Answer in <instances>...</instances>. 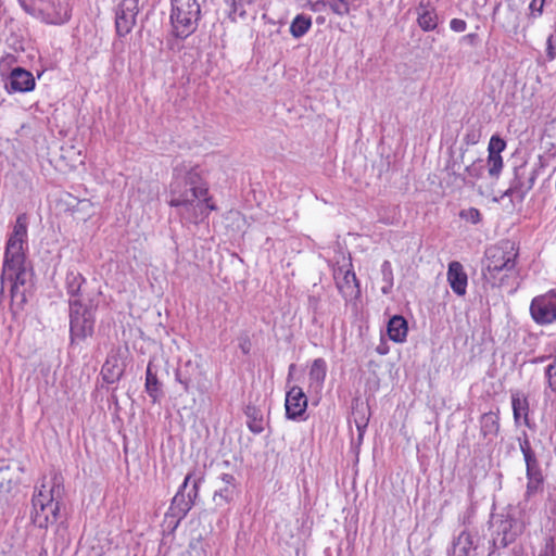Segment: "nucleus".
I'll list each match as a JSON object with an SVG mask.
<instances>
[{"mask_svg":"<svg viewBox=\"0 0 556 556\" xmlns=\"http://www.w3.org/2000/svg\"><path fill=\"white\" fill-rule=\"evenodd\" d=\"M168 204L177 207L181 219L191 224L204 222L212 211L217 210L198 168L175 173L169 185Z\"/></svg>","mask_w":556,"mask_h":556,"instance_id":"f257e3e1","label":"nucleus"},{"mask_svg":"<svg viewBox=\"0 0 556 556\" xmlns=\"http://www.w3.org/2000/svg\"><path fill=\"white\" fill-rule=\"evenodd\" d=\"M27 244V216L21 214L17 216L12 233L10 235L1 274L2 289L7 283L10 285V292L13 299L21 296V302L26 301L24 292H20V287L27 281L28 273L25 267V245Z\"/></svg>","mask_w":556,"mask_h":556,"instance_id":"f03ea898","label":"nucleus"},{"mask_svg":"<svg viewBox=\"0 0 556 556\" xmlns=\"http://www.w3.org/2000/svg\"><path fill=\"white\" fill-rule=\"evenodd\" d=\"M206 0H172L169 21L173 35L186 39L192 35L201 18L202 4Z\"/></svg>","mask_w":556,"mask_h":556,"instance_id":"7ed1b4c3","label":"nucleus"},{"mask_svg":"<svg viewBox=\"0 0 556 556\" xmlns=\"http://www.w3.org/2000/svg\"><path fill=\"white\" fill-rule=\"evenodd\" d=\"M517 256L518 252L509 242L491 245L485 251L484 277L493 280V283L502 280V273L507 276L515 269Z\"/></svg>","mask_w":556,"mask_h":556,"instance_id":"20e7f679","label":"nucleus"},{"mask_svg":"<svg viewBox=\"0 0 556 556\" xmlns=\"http://www.w3.org/2000/svg\"><path fill=\"white\" fill-rule=\"evenodd\" d=\"M203 481L204 472L200 469H194L187 473L172 501L169 509L173 516L181 519L188 514L199 495L200 485Z\"/></svg>","mask_w":556,"mask_h":556,"instance_id":"39448f33","label":"nucleus"},{"mask_svg":"<svg viewBox=\"0 0 556 556\" xmlns=\"http://www.w3.org/2000/svg\"><path fill=\"white\" fill-rule=\"evenodd\" d=\"M94 317L81 299L70 300V332L72 340H81L93 331Z\"/></svg>","mask_w":556,"mask_h":556,"instance_id":"423d86ee","label":"nucleus"},{"mask_svg":"<svg viewBox=\"0 0 556 556\" xmlns=\"http://www.w3.org/2000/svg\"><path fill=\"white\" fill-rule=\"evenodd\" d=\"M532 320L539 326L556 325V291L534 296L529 306Z\"/></svg>","mask_w":556,"mask_h":556,"instance_id":"0eeeda50","label":"nucleus"},{"mask_svg":"<svg viewBox=\"0 0 556 556\" xmlns=\"http://www.w3.org/2000/svg\"><path fill=\"white\" fill-rule=\"evenodd\" d=\"M538 177L535 166H530L528 162H522L514 168V178L509 188L505 191V195L517 198L522 201L529 191L533 188Z\"/></svg>","mask_w":556,"mask_h":556,"instance_id":"6e6552de","label":"nucleus"},{"mask_svg":"<svg viewBox=\"0 0 556 556\" xmlns=\"http://www.w3.org/2000/svg\"><path fill=\"white\" fill-rule=\"evenodd\" d=\"M494 545L506 547L523 533L527 527L525 520H519L510 515H502L494 523Z\"/></svg>","mask_w":556,"mask_h":556,"instance_id":"1a4fd4ad","label":"nucleus"},{"mask_svg":"<svg viewBox=\"0 0 556 556\" xmlns=\"http://www.w3.org/2000/svg\"><path fill=\"white\" fill-rule=\"evenodd\" d=\"M63 495V485L60 479L54 476L50 480H43L39 486L35 489L31 497V505H50L60 504Z\"/></svg>","mask_w":556,"mask_h":556,"instance_id":"9d476101","label":"nucleus"},{"mask_svg":"<svg viewBox=\"0 0 556 556\" xmlns=\"http://www.w3.org/2000/svg\"><path fill=\"white\" fill-rule=\"evenodd\" d=\"M286 417L291 420L304 419L307 408V396L303 389L293 386L286 393Z\"/></svg>","mask_w":556,"mask_h":556,"instance_id":"9b49d317","label":"nucleus"},{"mask_svg":"<svg viewBox=\"0 0 556 556\" xmlns=\"http://www.w3.org/2000/svg\"><path fill=\"white\" fill-rule=\"evenodd\" d=\"M138 0H123L115 17L116 31L119 36H125L132 29L138 14Z\"/></svg>","mask_w":556,"mask_h":556,"instance_id":"f8f14e48","label":"nucleus"},{"mask_svg":"<svg viewBox=\"0 0 556 556\" xmlns=\"http://www.w3.org/2000/svg\"><path fill=\"white\" fill-rule=\"evenodd\" d=\"M175 379L184 387L185 392H189L194 382L200 393L204 394L208 390L205 383V374L198 366H193L191 362L186 363L184 369L176 371Z\"/></svg>","mask_w":556,"mask_h":556,"instance_id":"ddd939ff","label":"nucleus"},{"mask_svg":"<svg viewBox=\"0 0 556 556\" xmlns=\"http://www.w3.org/2000/svg\"><path fill=\"white\" fill-rule=\"evenodd\" d=\"M36 81L33 74L22 67L13 68L5 81V90L9 93L29 92L35 89Z\"/></svg>","mask_w":556,"mask_h":556,"instance_id":"4468645a","label":"nucleus"},{"mask_svg":"<svg viewBox=\"0 0 556 556\" xmlns=\"http://www.w3.org/2000/svg\"><path fill=\"white\" fill-rule=\"evenodd\" d=\"M60 514V504L31 505L30 520L40 528L48 529L49 526L56 522Z\"/></svg>","mask_w":556,"mask_h":556,"instance_id":"2eb2a0df","label":"nucleus"},{"mask_svg":"<svg viewBox=\"0 0 556 556\" xmlns=\"http://www.w3.org/2000/svg\"><path fill=\"white\" fill-rule=\"evenodd\" d=\"M477 534L467 530L462 531L454 540L452 551L448 556H479Z\"/></svg>","mask_w":556,"mask_h":556,"instance_id":"dca6fc26","label":"nucleus"},{"mask_svg":"<svg viewBox=\"0 0 556 556\" xmlns=\"http://www.w3.org/2000/svg\"><path fill=\"white\" fill-rule=\"evenodd\" d=\"M447 281L455 294L458 296L466 294L468 276L464 269V266L459 262L453 261L448 264Z\"/></svg>","mask_w":556,"mask_h":556,"instance_id":"f3484780","label":"nucleus"},{"mask_svg":"<svg viewBox=\"0 0 556 556\" xmlns=\"http://www.w3.org/2000/svg\"><path fill=\"white\" fill-rule=\"evenodd\" d=\"M219 480L223 485L214 492L213 500L216 506L223 507L233 501L237 494V481L230 473H222Z\"/></svg>","mask_w":556,"mask_h":556,"instance_id":"a211bd4d","label":"nucleus"},{"mask_svg":"<svg viewBox=\"0 0 556 556\" xmlns=\"http://www.w3.org/2000/svg\"><path fill=\"white\" fill-rule=\"evenodd\" d=\"M45 10L47 20L51 24H64L71 17L68 4L63 0L51 1Z\"/></svg>","mask_w":556,"mask_h":556,"instance_id":"6ab92c4d","label":"nucleus"},{"mask_svg":"<svg viewBox=\"0 0 556 556\" xmlns=\"http://www.w3.org/2000/svg\"><path fill=\"white\" fill-rule=\"evenodd\" d=\"M387 331L392 341L403 343L408 332L406 319L401 315H394L388 323Z\"/></svg>","mask_w":556,"mask_h":556,"instance_id":"aec40b11","label":"nucleus"},{"mask_svg":"<svg viewBox=\"0 0 556 556\" xmlns=\"http://www.w3.org/2000/svg\"><path fill=\"white\" fill-rule=\"evenodd\" d=\"M327 375V364L324 358H316L309 369L308 374V382L309 388L315 391H320L323 389L325 379Z\"/></svg>","mask_w":556,"mask_h":556,"instance_id":"412c9836","label":"nucleus"},{"mask_svg":"<svg viewBox=\"0 0 556 556\" xmlns=\"http://www.w3.org/2000/svg\"><path fill=\"white\" fill-rule=\"evenodd\" d=\"M417 23L424 31H432L438 26V14L434 9L421 7L418 10Z\"/></svg>","mask_w":556,"mask_h":556,"instance_id":"4be33fe9","label":"nucleus"},{"mask_svg":"<svg viewBox=\"0 0 556 556\" xmlns=\"http://www.w3.org/2000/svg\"><path fill=\"white\" fill-rule=\"evenodd\" d=\"M146 391L148 395L152 399L153 403H156L162 394L161 391V383L157 379V376L155 372L152 371V364L149 363L147 370H146V383H144Z\"/></svg>","mask_w":556,"mask_h":556,"instance_id":"5701e85b","label":"nucleus"},{"mask_svg":"<svg viewBox=\"0 0 556 556\" xmlns=\"http://www.w3.org/2000/svg\"><path fill=\"white\" fill-rule=\"evenodd\" d=\"M85 282L84 276L77 270H68L65 278V286L70 300L80 299V289Z\"/></svg>","mask_w":556,"mask_h":556,"instance_id":"b1692460","label":"nucleus"},{"mask_svg":"<svg viewBox=\"0 0 556 556\" xmlns=\"http://www.w3.org/2000/svg\"><path fill=\"white\" fill-rule=\"evenodd\" d=\"M485 170L483 160H476L465 168L464 181L467 185L475 186L482 178Z\"/></svg>","mask_w":556,"mask_h":556,"instance_id":"393cba45","label":"nucleus"},{"mask_svg":"<svg viewBox=\"0 0 556 556\" xmlns=\"http://www.w3.org/2000/svg\"><path fill=\"white\" fill-rule=\"evenodd\" d=\"M511 406L515 421L518 424L520 418L523 417L525 422L528 424L529 403L527 397L514 393L511 395Z\"/></svg>","mask_w":556,"mask_h":556,"instance_id":"a878e982","label":"nucleus"},{"mask_svg":"<svg viewBox=\"0 0 556 556\" xmlns=\"http://www.w3.org/2000/svg\"><path fill=\"white\" fill-rule=\"evenodd\" d=\"M480 425L481 432L484 437H495L500 429L498 417L492 412L481 416Z\"/></svg>","mask_w":556,"mask_h":556,"instance_id":"bb28decb","label":"nucleus"},{"mask_svg":"<svg viewBox=\"0 0 556 556\" xmlns=\"http://www.w3.org/2000/svg\"><path fill=\"white\" fill-rule=\"evenodd\" d=\"M519 447L526 462L527 471L540 470L535 453L531 448L530 441L527 437L522 440L519 439Z\"/></svg>","mask_w":556,"mask_h":556,"instance_id":"cd10ccee","label":"nucleus"},{"mask_svg":"<svg viewBox=\"0 0 556 556\" xmlns=\"http://www.w3.org/2000/svg\"><path fill=\"white\" fill-rule=\"evenodd\" d=\"M117 359H108L101 369L103 380L108 383H114L122 376V370L117 367Z\"/></svg>","mask_w":556,"mask_h":556,"instance_id":"c85d7f7f","label":"nucleus"},{"mask_svg":"<svg viewBox=\"0 0 556 556\" xmlns=\"http://www.w3.org/2000/svg\"><path fill=\"white\" fill-rule=\"evenodd\" d=\"M311 26L312 21L309 17L305 15H298L291 23L290 33L293 37L300 38L309 30Z\"/></svg>","mask_w":556,"mask_h":556,"instance_id":"c756f323","label":"nucleus"},{"mask_svg":"<svg viewBox=\"0 0 556 556\" xmlns=\"http://www.w3.org/2000/svg\"><path fill=\"white\" fill-rule=\"evenodd\" d=\"M527 491L526 495L529 497L534 494L541 486L543 482V477L541 470L527 471Z\"/></svg>","mask_w":556,"mask_h":556,"instance_id":"7c9ffc66","label":"nucleus"},{"mask_svg":"<svg viewBox=\"0 0 556 556\" xmlns=\"http://www.w3.org/2000/svg\"><path fill=\"white\" fill-rule=\"evenodd\" d=\"M381 275H382V280L386 283L381 288V291L383 294H389L393 287V270H392V265L389 261H384L381 264Z\"/></svg>","mask_w":556,"mask_h":556,"instance_id":"2f4dec72","label":"nucleus"},{"mask_svg":"<svg viewBox=\"0 0 556 556\" xmlns=\"http://www.w3.org/2000/svg\"><path fill=\"white\" fill-rule=\"evenodd\" d=\"M486 166L489 175L491 177L498 178L504 166L502 155H488Z\"/></svg>","mask_w":556,"mask_h":556,"instance_id":"473e14b6","label":"nucleus"},{"mask_svg":"<svg viewBox=\"0 0 556 556\" xmlns=\"http://www.w3.org/2000/svg\"><path fill=\"white\" fill-rule=\"evenodd\" d=\"M506 142L498 136H492L489 141L488 155H501L505 150Z\"/></svg>","mask_w":556,"mask_h":556,"instance_id":"72a5a7b5","label":"nucleus"},{"mask_svg":"<svg viewBox=\"0 0 556 556\" xmlns=\"http://www.w3.org/2000/svg\"><path fill=\"white\" fill-rule=\"evenodd\" d=\"M459 217L473 225L479 224L482 219L480 211L476 207L462 210L459 212Z\"/></svg>","mask_w":556,"mask_h":556,"instance_id":"f704fd0d","label":"nucleus"},{"mask_svg":"<svg viewBox=\"0 0 556 556\" xmlns=\"http://www.w3.org/2000/svg\"><path fill=\"white\" fill-rule=\"evenodd\" d=\"M516 556H526L522 554H519L518 551L515 552ZM538 556H555V540L553 536H546L544 539V544L541 547Z\"/></svg>","mask_w":556,"mask_h":556,"instance_id":"c9c22d12","label":"nucleus"},{"mask_svg":"<svg viewBox=\"0 0 556 556\" xmlns=\"http://www.w3.org/2000/svg\"><path fill=\"white\" fill-rule=\"evenodd\" d=\"M328 5L333 13L340 16H344L350 12V5L346 0H328Z\"/></svg>","mask_w":556,"mask_h":556,"instance_id":"e433bc0d","label":"nucleus"},{"mask_svg":"<svg viewBox=\"0 0 556 556\" xmlns=\"http://www.w3.org/2000/svg\"><path fill=\"white\" fill-rule=\"evenodd\" d=\"M545 375L548 381V387L552 391L556 392V359L546 367Z\"/></svg>","mask_w":556,"mask_h":556,"instance_id":"4c0bfd02","label":"nucleus"},{"mask_svg":"<svg viewBox=\"0 0 556 556\" xmlns=\"http://www.w3.org/2000/svg\"><path fill=\"white\" fill-rule=\"evenodd\" d=\"M544 2H545V0H532L531 1L529 8H530L533 16L538 17V16L542 15Z\"/></svg>","mask_w":556,"mask_h":556,"instance_id":"58836bf2","label":"nucleus"},{"mask_svg":"<svg viewBox=\"0 0 556 556\" xmlns=\"http://www.w3.org/2000/svg\"><path fill=\"white\" fill-rule=\"evenodd\" d=\"M450 27L453 31L463 33L467 28V23L462 18H453L450 22Z\"/></svg>","mask_w":556,"mask_h":556,"instance_id":"ea45409f","label":"nucleus"},{"mask_svg":"<svg viewBox=\"0 0 556 556\" xmlns=\"http://www.w3.org/2000/svg\"><path fill=\"white\" fill-rule=\"evenodd\" d=\"M353 421L355 426H367L368 425V417L366 416L365 412H362L359 409H356L353 412Z\"/></svg>","mask_w":556,"mask_h":556,"instance_id":"a19ab883","label":"nucleus"},{"mask_svg":"<svg viewBox=\"0 0 556 556\" xmlns=\"http://www.w3.org/2000/svg\"><path fill=\"white\" fill-rule=\"evenodd\" d=\"M553 39H554V36L549 35L546 40V55L549 61H552L556 58V49L554 47Z\"/></svg>","mask_w":556,"mask_h":556,"instance_id":"79ce46f5","label":"nucleus"},{"mask_svg":"<svg viewBox=\"0 0 556 556\" xmlns=\"http://www.w3.org/2000/svg\"><path fill=\"white\" fill-rule=\"evenodd\" d=\"M248 427L253 433H261L264 430L262 419L253 418V420L248 424Z\"/></svg>","mask_w":556,"mask_h":556,"instance_id":"37998d69","label":"nucleus"},{"mask_svg":"<svg viewBox=\"0 0 556 556\" xmlns=\"http://www.w3.org/2000/svg\"><path fill=\"white\" fill-rule=\"evenodd\" d=\"M356 427V431H357V439H356V442L357 444H362L363 442V439H364V434H365V431H366V428L367 426H355Z\"/></svg>","mask_w":556,"mask_h":556,"instance_id":"c03bdc74","label":"nucleus"},{"mask_svg":"<svg viewBox=\"0 0 556 556\" xmlns=\"http://www.w3.org/2000/svg\"><path fill=\"white\" fill-rule=\"evenodd\" d=\"M308 303H309V306L313 307L314 311H316L318 300L315 296H309Z\"/></svg>","mask_w":556,"mask_h":556,"instance_id":"a18cd8bd","label":"nucleus"},{"mask_svg":"<svg viewBox=\"0 0 556 556\" xmlns=\"http://www.w3.org/2000/svg\"><path fill=\"white\" fill-rule=\"evenodd\" d=\"M350 277L352 278V280H355V279H356V277H355V274H354V273H350V271H348V273H346V275H345V279L349 281V278H350Z\"/></svg>","mask_w":556,"mask_h":556,"instance_id":"49530a36","label":"nucleus"},{"mask_svg":"<svg viewBox=\"0 0 556 556\" xmlns=\"http://www.w3.org/2000/svg\"><path fill=\"white\" fill-rule=\"evenodd\" d=\"M475 36H476V35H473V34H469V35H467L465 38H468L469 40H472V39L475 38Z\"/></svg>","mask_w":556,"mask_h":556,"instance_id":"de8ad7c7","label":"nucleus"},{"mask_svg":"<svg viewBox=\"0 0 556 556\" xmlns=\"http://www.w3.org/2000/svg\"><path fill=\"white\" fill-rule=\"evenodd\" d=\"M21 4H22V7H23L26 11H28V8H27V5H25V4H24V2H22V1H21Z\"/></svg>","mask_w":556,"mask_h":556,"instance_id":"09e8293b","label":"nucleus"},{"mask_svg":"<svg viewBox=\"0 0 556 556\" xmlns=\"http://www.w3.org/2000/svg\"><path fill=\"white\" fill-rule=\"evenodd\" d=\"M544 359H545L544 357H540L535 362H543Z\"/></svg>","mask_w":556,"mask_h":556,"instance_id":"8fccbe9b","label":"nucleus"}]
</instances>
